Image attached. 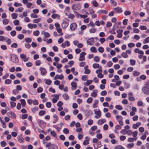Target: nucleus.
Here are the masks:
<instances>
[{
  "mask_svg": "<svg viewBox=\"0 0 149 149\" xmlns=\"http://www.w3.org/2000/svg\"><path fill=\"white\" fill-rule=\"evenodd\" d=\"M133 74L134 76H138L139 75L140 73L137 71H134L133 72Z\"/></svg>",
  "mask_w": 149,
  "mask_h": 149,
  "instance_id": "obj_44",
  "label": "nucleus"
},
{
  "mask_svg": "<svg viewBox=\"0 0 149 149\" xmlns=\"http://www.w3.org/2000/svg\"><path fill=\"white\" fill-rule=\"evenodd\" d=\"M31 17L34 18H37L38 17V16L34 13H32L31 15Z\"/></svg>",
  "mask_w": 149,
  "mask_h": 149,
  "instance_id": "obj_63",
  "label": "nucleus"
},
{
  "mask_svg": "<svg viewBox=\"0 0 149 149\" xmlns=\"http://www.w3.org/2000/svg\"><path fill=\"white\" fill-rule=\"evenodd\" d=\"M90 50L92 52L96 53L97 52L96 48L94 47H92L90 49Z\"/></svg>",
  "mask_w": 149,
  "mask_h": 149,
  "instance_id": "obj_27",
  "label": "nucleus"
},
{
  "mask_svg": "<svg viewBox=\"0 0 149 149\" xmlns=\"http://www.w3.org/2000/svg\"><path fill=\"white\" fill-rule=\"evenodd\" d=\"M1 146L2 147H5L7 145L6 143L4 141H3L0 143Z\"/></svg>",
  "mask_w": 149,
  "mask_h": 149,
  "instance_id": "obj_46",
  "label": "nucleus"
},
{
  "mask_svg": "<svg viewBox=\"0 0 149 149\" xmlns=\"http://www.w3.org/2000/svg\"><path fill=\"white\" fill-rule=\"evenodd\" d=\"M97 90H93V92L91 94V96L94 97H95L97 96Z\"/></svg>",
  "mask_w": 149,
  "mask_h": 149,
  "instance_id": "obj_16",
  "label": "nucleus"
},
{
  "mask_svg": "<svg viewBox=\"0 0 149 149\" xmlns=\"http://www.w3.org/2000/svg\"><path fill=\"white\" fill-rule=\"evenodd\" d=\"M131 14V12L127 10L125 11L124 12V14L126 16L130 15Z\"/></svg>",
  "mask_w": 149,
  "mask_h": 149,
  "instance_id": "obj_59",
  "label": "nucleus"
},
{
  "mask_svg": "<svg viewBox=\"0 0 149 149\" xmlns=\"http://www.w3.org/2000/svg\"><path fill=\"white\" fill-rule=\"evenodd\" d=\"M18 140L20 142L23 143L24 141V138L21 136V135H18L17 136Z\"/></svg>",
  "mask_w": 149,
  "mask_h": 149,
  "instance_id": "obj_15",
  "label": "nucleus"
},
{
  "mask_svg": "<svg viewBox=\"0 0 149 149\" xmlns=\"http://www.w3.org/2000/svg\"><path fill=\"white\" fill-rule=\"evenodd\" d=\"M115 132H116V130H119L121 129V127L119 125H116L115 127Z\"/></svg>",
  "mask_w": 149,
  "mask_h": 149,
  "instance_id": "obj_55",
  "label": "nucleus"
},
{
  "mask_svg": "<svg viewBox=\"0 0 149 149\" xmlns=\"http://www.w3.org/2000/svg\"><path fill=\"white\" fill-rule=\"evenodd\" d=\"M149 42V37L146 38L143 41V43L145 44L146 43H148Z\"/></svg>",
  "mask_w": 149,
  "mask_h": 149,
  "instance_id": "obj_60",
  "label": "nucleus"
},
{
  "mask_svg": "<svg viewBox=\"0 0 149 149\" xmlns=\"http://www.w3.org/2000/svg\"><path fill=\"white\" fill-rule=\"evenodd\" d=\"M139 29L141 30H146L147 29V27L144 26H141Z\"/></svg>",
  "mask_w": 149,
  "mask_h": 149,
  "instance_id": "obj_61",
  "label": "nucleus"
},
{
  "mask_svg": "<svg viewBox=\"0 0 149 149\" xmlns=\"http://www.w3.org/2000/svg\"><path fill=\"white\" fill-rule=\"evenodd\" d=\"M98 13L104 14H107L108 13V11L107 10H100L98 11Z\"/></svg>",
  "mask_w": 149,
  "mask_h": 149,
  "instance_id": "obj_24",
  "label": "nucleus"
},
{
  "mask_svg": "<svg viewBox=\"0 0 149 149\" xmlns=\"http://www.w3.org/2000/svg\"><path fill=\"white\" fill-rule=\"evenodd\" d=\"M70 45V43L69 41H66L64 42L61 45V46L65 48V46L68 47Z\"/></svg>",
  "mask_w": 149,
  "mask_h": 149,
  "instance_id": "obj_11",
  "label": "nucleus"
},
{
  "mask_svg": "<svg viewBox=\"0 0 149 149\" xmlns=\"http://www.w3.org/2000/svg\"><path fill=\"white\" fill-rule=\"evenodd\" d=\"M142 90L145 94L149 95V80H147L146 81Z\"/></svg>",
  "mask_w": 149,
  "mask_h": 149,
  "instance_id": "obj_1",
  "label": "nucleus"
},
{
  "mask_svg": "<svg viewBox=\"0 0 149 149\" xmlns=\"http://www.w3.org/2000/svg\"><path fill=\"white\" fill-rule=\"evenodd\" d=\"M11 16L13 19H16L17 18V14L16 13H13L11 14Z\"/></svg>",
  "mask_w": 149,
  "mask_h": 149,
  "instance_id": "obj_31",
  "label": "nucleus"
},
{
  "mask_svg": "<svg viewBox=\"0 0 149 149\" xmlns=\"http://www.w3.org/2000/svg\"><path fill=\"white\" fill-rule=\"evenodd\" d=\"M39 70L41 71V74L42 75H45L47 72L46 69L44 68L40 67Z\"/></svg>",
  "mask_w": 149,
  "mask_h": 149,
  "instance_id": "obj_9",
  "label": "nucleus"
},
{
  "mask_svg": "<svg viewBox=\"0 0 149 149\" xmlns=\"http://www.w3.org/2000/svg\"><path fill=\"white\" fill-rule=\"evenodd\" d=\"M77 83L74 81H72L71 83V85L72 86V87L74 88H76L77 87Z\"/></svg>",
  "mask_w": 149,
  "mask_h": 149,
  "instance_id": "obj_48",
  "label": "nucleus"
},
{
  "mask_svg": "<svg viewBox=\"0 0 149 149\" xmlns=\"http://www.w3.org/2000/svg\"><path fill=\"white\" fill-rule=\"evenodd\" d=\"M121 56L124 58H127L128 57V56L127 54L125 52H123L121 54Z\"/></svg>",
  "mask_w": 149,
  "mask_h": 149,
  "instance_id": "obj_35",
  "label": "nucleus"
},
{
  "mask_svg": "<svg viewBox=\"0 0 149 149\" xmlns=\"http://www.w3.org/2000/svg\"><path fill=\"white\" fill-rule=\"evenodd\" d=\"M10 60L13 62L16 63L18 62V57L16 55L12 54H10Z\"/></svg>",
  "mask_w": 149,
  "mask_h": 149,
  "instance_id": "obj_2",
  "label": "nucleus"
},
{
  "mask_svg": "<svg viewBox=\"0 0 149 149\" xmlns=\"http://www.w3.org/2000/svg\"><path fill=\"white\" fill-rule=\"evenodd\" d=\"M59 15L56 14H53L52 15V17L53 19H55L57 17H59Z\"/></svg>",
  "mask_w": 149,
  "mask_h": 149,
  "instance_id": "obj_45",
  "label": "nucleus"
},
{
  "mask_svg": "<svg viewBox=\"0 0 149 149\" xmlns=\"http://www.w3.org/2000/svg\"><path fill=\"white\" fill-rule=\"evenodd\" d=\"M48 149H58V148L56 145L52 144L50 147L48 148Z\"/></svg>",
  "mask_w": 149,
  "mask_h": 149,
  "instance_id": "obj_22",
  "label": "nucleus"
},
{
  "mask_svg": "<svg viewBox=\"0 0 149 149\" xmlns=\"http://www.w3.org/2000/svg\"><path fill=\"white\" fill-rule=\"evenodd\" d=\"M98 51L101 53H103L104 51V48L102 47H99L98 48Z\"/></svg>",
  "mask_w": 149,
  "mask_h": 149,
  "instance_id": "obj_50",
  "label": "nucleus"
},
{
  "mask_svg": "<svg viewBox=\"0 0 149 149\" xmlns=\"http://www.w3.org/2000/svg\"><path fill=\"white\" fill-rule=\"evenodd\" d=\"M92 4L93 6L95 7H97L98 6V3L95 0L93 1Z\"/></svg>",
  "mask_w": 149,
  "mask_h": 149,
  "instance_id": "obj_38",
  "label": "nucleus"
},
{
  "mask_svg": "<svg viewBox=\"0 0 149 149\" xmlns=\"http://www.w3.org/2000/svg\"><path fill=\"white\" fill-rule=\"evenodd\" d=\"M52 83V81L50 79H47L45 81V84L48 85H50Z\"/></svg>",
  "mask_w": 149,
  "mask_h": 149,
  "instance_id": "obj_54",
  "label": "nucleus"
},
{
  "mask_svg": "<svg viewBox=\"0 0 149 149\" xmlns=\"http://www.w3.org/2000/svg\"><path fill=\"white\" fill-rule=\"evenodd\" d=\"M113 10L115 11L116 13H120L122 11V9L121 8L119 7L115 8Z\"/></svg>",
  "mask_w": 149,
  "mask_h": 149,
  "instance_id": "obj_10",
  "label": "nucleus"
},
{
  "mask_svg": "<svg viewBox=\"0 0 149 149\" xmlns=\"http://www.w3.org/2000/svg\"><path fill=\"white\" fill-rule=\"evenodd\" d=\"M10 34L12 36H14L16 34V31L15 30L11 32Z\"/></svg>",
  "mask_w": 149,
  "mask_h": 149,
  "instance_id": "obj_62",
  "label": "nucleus"
},
{
  "mask_svg": "<svg viewBox=\"0 0 149 149\" xmlns=\"http://www.w3.org/2000/svg\"><path fill=\"white\" fill-rule=\"evenodd\" d=\"M132 134V131L131 130H128L126 131V134L128 135H131Z\"/></svg>",
  "mask_w": 149,
  "mask_h": 149,
  "instance_id": "obj_37",
  "label": "nucleus"
},
{
  "mask_svg": "<svg viewBox=\"0 0 149 149\" xmlns=\"http://www.w3.org/2000/svg\"><path fill=\"white\" fill-rule=\"evenodd\" d=\"M69 20L68 19H65L63 20L61 25L63 29H65L69 25L68 22Z\"/></svg>",
  "mask_w": 149,
  "mask_h": 149,
  "instance_id": "obj_3",
  "label": "nucleus"
},
{
  "mask_svg": "<svg viewBox=\"0 0 149 149\" xmlns=\"http://www.w3.org/2000/svg\"><path fill=\"white\" fill-rule=\"evenodd\" d=\"M63 132L65 134H68L69 133V131L68 129L65 128L63 130Z\"/></svg>",
  "mask_w": 149,
  "mask_h": 149,
  "instance_id": "obj_34",
  "label": "nucleus"
},
{
  "mask_svg": "<svg viewBox=\"0 0 149 149\" xmlns=\"http://www.w3.org/2000/svg\"><path fill=\"white\" fill-rule=\"evenodd\" d=\"M93 81V80H87V81L86 82L84 83V85L85 86H88L89 85L91 84L92 83Z\"/></svg>",
  "mask_w": 149,
  "mask_h": 149,
  "instance_id": "obj_17",
  "label": "nucleus"
},
{
  "mask_svg": "<svg viewBox=\"0 0 149 149\" xmlns=\"http://www.w3.org/2000/svg\"><path fill=\"white\" fill-rule=\"evenodd\" d=\"M114 149H125V148L123 146L120 145H118L114 147Z\"/></svg>",
  "mask_w": 149,
  "mask_h": 149,
  "instance_id": "obj_26",
  "label": "nucleus"
},
{
  "mask_svg": "<svg viewBox=\"0 0 149 149\" xmlns=\"http://www.w3.org/2000/svg\"><path fill=\"white\" fill-rule=\"evenodd\" d=\"M93 99L91 97L88 98L86 102L88 103H92Z\"/></svg>",
  "mask_w": 149,
  "mask_h": 149,
  "instance_id": "obj_40",
  "label": "nucleus"
},
{
  "mask_svg": "<svg viewBox=\"0 0 149 149\" xmlns=\"http://www.w3.org/2000/svg\"><path fill=\"white\" fill-rule=\"evenodd\" d=\"M93 67L94 68H99L100 69L102 68L101 66H99V64L98 63H94L93 64Z\"/></svg>",
  "mask_w": 149,
  "mask_h": 149,
  "instance_id": "obj_21",
  "label": "nucleus"
},
{
  "mask_svg": "<svg viewBox=\"0 0 149 149\" xmlns=\"http://www.w3.org/2000/svg\"><path fill=\"white\" fill-rule=\"evenodd\" d=\"M3 24L4 25L7 24L9 23V20L7 19H5L3 20Z\"/></svg>",
  "mask_w": 149,
  "mask_h": 149,
  "instance_id": "obj_36",
  "label": "nucleus"
},
{
  "mask_svg": "<svg viewBox=\"0 0 149 149\" xmlns=\"http://www.w3.org/2000/svg\"><path fill=\"white\" fill-rule=\"evenodd\" d=\"M62 96L66 100H68L69 98L68 95L67 93H65L62 95Z\"/></svg>",
  "mask_w": 149,
  "mask_h": 149,
  "instance_id": "obj_23",
  "label": "nucleus"
},
{
  "mask_svg": "<svg viewBox=\"0 0 149 149\" xmlns=\"http://www.w3.org/2000/svg\"><path fill=\"white\" fill-rule=\"evenodd\" d=\"M116 109H118V110H121L123 109V107L120 105H117L115 106Z\"/></svg>",
  "mask_w": 149,
  "mask_h": 149,
  "instance_id": "obj_52",
  "label": "nucleus"
},
{
  "mask_svg": "<svg viewBox=\"0 0 149 149\" xmlns=\"http://www.w3.org/2000/svg\"><path fill=\"white\" fill-rule=\"evenodd\" d=\"M130 63L131 65H134L135 64L136 61L134 60L130 59Z\"/></svg>",
  "mask_w": 149,
  "mask_h": 149,
  "instance_id": "obj_47",
  "label": "nucleus"
},
{
  "mask_svg": "<svg viewBox=\"0 0 149 149\" xmlns=\"http://www.w3.org/2000/svg\"><path fill=\"white\" fill-rule=\"evenodd\" d=\"M40 33V32L39 31L37 30L36 31H35L33 32V34L34 35L36 36H38Z\"/></svg>",
  "mask_w": 149,
  "mask_h": 149,
  "instance_id": "obj_42",
  "label": "nucleus"
},
{
  "mask_svg": "<svg viewBox=\"0 0 149 149\" xmlns=\"http://www.w3.org/2000/svg\"><path fill=\"white\" fill-rule=\"evenodd\" d=\"M81 8L80 5L79 4H74L71 6V8L73 10H79Z\"/></svg>",
  "mask_w": 149,
  "mask_h": 149,
  "instance_id": "obj_4",
  "label": "nucleus"
},
{
  "mask_svg": "<svg viewBox=\"0 0 149 149\" xmlns=\"http://www.w3.org/2000/svg\"><path fill=\"white\" fill-rule=\"evenodd\" d=\"M56 76H57L58 79H63L64 78V77L62 74H61L60 75L58 74H56Z\"/></svg>",
  "mask_w": 149,
  "mask_h": 149,
  "instance_id": "obj_32",
  "label": "nucleus"
},
{
  "mask_svg": "<svg viewBox=\"0 0 149 149\" xmlns=\"http://www.w3.org/2000/svg\"><path fill=\"white\" fill-rule=\"evenodd\" d=\"M95 114L96 115H98L99 117H100L101 116V112L100 110H98L97 111H95Z\"/></svg>",
  "mask_w": 149,
  "mask_h": 149,
  "instance_id": "obj_33",
  "label": "nucleus"
},
{
  "mask_svg": "<svg viewBox=\"0 0 149 149\" xmlns=\"http://www.w3.org/2000/svg\"><path fill=\"white\" fill-rule=\"evenodd\" d=\"M24 36L22 34H19L17 36V38L20 40H22L24 38Z\"/></svg>",
  "mask_w": 149,
  "mask_h": 149,
  "instance_id": "obj_39",
  "label": "nucleus"
},
{
  "mask_svg": "<svg viewBox=\"0 0 149 149\" xmlns=\"http://www.w3.org/2000/svg\"><path fill=\"white\" fill-rule=\"evenodd\" d=\"M113 63L111 61H109L107 62V66L108 67H111L112 66Z\"/></svg>",
  "mask_w": 149,
  "mask_h": 149,
  "instance_id": "obj_58",
  "label": "nucleus"
},
{
  "mask_svg": "<svg viewBox=\"0 0 149 149\" xmlns=\"http://www.w3.org/2000/svg\"><path fill=\"white\" fill-rule=\"evenodd\" d=\"M96 30L95 28H91L89 30V32L91 33H93L96 32Z\"/></svg>",
  "mask_w": 149,
  "mask_h": 149,
  "instance_id": "obj_43",
  "label": "nucleus"
},
{
  "mask_svg": "<svg viewBox=\"0 0 149 149\" xmlns=\"http://www.w3.org/2000/svg\"><path fill=\"white\" fill-rule=\"evenodd\" d=\"M28 115L27 114H22V118L23 119H24L28 117Z\"/></svg>",
  "mask_w": 149,
  "mask_h": 149,
  "instance_id": "obj_56",
  "label": "nucleus"
},
{
  "mask_svg": "<svg viewBox=\"0 0 149 149\" xmlns=\"http://www.w3.org/2000/svg\"><path fill=\"white\" fill-rule=\"evenodd\" d=\"M134 146V144L133 143L129 144L127 145V148L129 149L132 148Z\"/></svg>",
  "mask_w": 149,
  "mask_h": 149,
  "instance_id": "obj_30",
  "label": "nucleus"
},
{
  "mask_svg": "<svg viewBox=\"0 0 149 149\" xmlns=\"http://www.w3.org/2000/svg\"><path fill=\"white\" fill-rule=\"evenodd\" d=\"M75 13V12H74ZM75 13H76L78 16L79 15L81 18H83L84 19L87 18L88 17L86 15H79V14L77 12H75Z\"/></svg>",
  "mask_w": 149,
  "mask_h": 149,
  "instance_id": "obj_28",
  "label": "nucleus"
},
{
  "mask_svg": "<svg viewBox=\"0 0 149 149\" xmlns=\"http://www.w3.org/2000/svg\"><path fill=\"white\" fill-rule=\"evenodd\" d=\"M110 2L111 4L114 6H117V3L114 0H110Z\"/></svg>",
  "mask_w": 149,
  "mask_h": 149,
  "instance_id": "obj_25",
  "label": "nucleus"
},
{
  "mask_svg": "<svg viewBox=\"0 0 149 149\" xmlns=\"http://www.w3.org/2000/svg\"><path fill=\"white\" fill-rule=\"evenodd\" d=\"M32 40L31 39L29 38H25V41L27 43H30L31 42V41Z\"/></svg>",
  "mask_w": 149,
  "mask_h": 149,
  "instance_id": "obj_51",
  "label": "nucleus"
},
{
  "mask_svg": "<svg viewBox=\"0 0 149 149\" xmlns=\"http://www.w3.org/2000/svg\"><path fill=\"white\" fill-rule=\"evenodd\" d=\"M107 92L106 91H103L101 92L100 94L102 96H104L107 95Z\"/></svg>",
  "mask_w": 149,
  "mask_h": 149,
  "instance_id": "obj_57",
  "label": "nucleus"
},
{
  "mask_svg": "<svg viewBox=\"0 0 149 149\" xmlns=\"http://www.w3.org/2000/svg\"><path fill=\"white\" fill-rule=\"evenodd\" d=\"M51 103L49 102H47L46 103V106L49 108H50L51 107Z\"/></svg>",
  "mask_w": 149,
  "mask_h": 149,
  "instance_id": "obj_49",
  "label": "nucleus"
},
{
  "mask_svg": "<svg viewBox=\"0 0 149 149\" xmlns=\"http://www.w3.org/2000/svg\"><path fill=\"white\" fill-rule=\"evenodd\" d=\"M98 100H95L94 101V103L93 105V108H97L98 107Z\"/></svg>",
  "mask_w": 149,
  "mask_h": 149,
  "instance_id": "obj_14",
  "label": "nucleus"
},
{
  "mask_svg": "<svg viewBox=\"0 0 149 149\" xmlns=\"http://www.w3.org/2000/svg\"><path fill=\"white\" fill-rule=\"evenodd\" d=\"M46 113V111L44 110H41L39 112V114L40 116H42L44 115Z\"/></svg>",
  "mask_w": 149,
  "mask_h": 149,
  "instance_id": "obj_29",
  "label": "nucleus"
},
{
  "mask_svg": "<svg viewBox=\"0 0 149 149\" xmlns=\"http://www.w3.org/2000/svg\"><path fill=\"white\" fill-rule=\"evenodd\" d=\"M94 38H91L88 39L87 41V44L89 45H93L94 43Z\"/></svg>",
  "mask_w": 149,
  "mask_h": 149,
  "instance_id": "obj_8",
  "label": "nucleus"
},
{
  "mask_svg": "<svg viewBox=\"0 0 149 149\" xmlns=\"http://www.w3.org/2000/svg\"><path fill=\"white\" fill-rule=\"evenodd\" d=\"M20 101L21 102L22 107H24L26 104V102L25 100L24 99H21Z\"/></svg>",
  "mask_w": 149,
  "mask_h": 149,
  "instance_id": "obj_19",
  "label": "nucleus"
},
{
  "mask_svg": "<svg viewBox=\"0 0 149 149\" xmlns=\"http://www.w3.org/2000/svg\"><path fill=\"white\" fill-rule=\"evenodd\" d=\"M38 124L39 126L42 128H43V126H44V125H45V124L44 123V122L41 120H40L38 122Z\"/></svg>",
  "mask_w": 149,
  "mask_h": 149,
  "instance_id": "obj_20",
  "label": "nucleus"
},
{
  "mask_svg": "<svg viewBox=\"0 0 149 149\" xmlns=\"http://www.w3.org/2000/svg\"><path fill=\"white\" fill-rule=\"evenodd\" d=\"M8 115L12 118H16V114L12 111H10L7 113Z\"/></svg>",
  "mask_w": 149,
  "mask_h": 149,
  "instance_id": "obj_6",
  "label": "nucleus"
},
{
  "mask_svg": "<svg viewBox=\"0 0 149 149\" xmlns=\"http://www.w3.org/2000/svg\"><path fill=\"white\" fill-rule=\"evenodd\" d=\"M38 109H39L38 107H35L34 108H31V111L33 113H35L36 111H38Z\"/></svg>",
  "mask_w": 149,
  "mask_h": 149,
  "instance_id": "obj_18",
  "label": "nucleus"
},
{
  "mask_svg": "<svg viewBox=\"0 0 149 149\" xmlns=\"http://www.w3.org/2000/svg\"><path fill=\"white\" fill-rule=\"evenodd\" d=\"M11 82V80L10 79H6L5 81V83L6 84H9Z\"/></svg>",
  "mask_w": 149,
  "mask_h": 149,
  "instance_id": "obj_53",
  "label": "nucleus"
},
{
  "mask_svg": "<svg viewBox=\"0 0 149 149\" xmlns=\"http://www.w3.org/2000/svg\"><path fill=\"white\" fill-rule=\"evenodd\" d=\"M141 125V123L137 122L136 124H134L132 125V128L134 129H136Z\"/></svg>",
  "mask_w": 149,
  "mask_h": 149,
  "instance_id": "obj_12",
  "label": "nucleus"
},
{
  "mask_svg": "<svg viewBox=\"0 0 149 149\" xmlns=\"http://www.w3.org/2000/svg\"><path fill=\"white\" fill-rule=\"evenodd\" d=\"M93 60L95 62H98L99 61L100 58L98 56H95Z\"/></svg>",
  "mask_w": 149,
  "mask_h": 149,
  "instance_id": "obj_41",
  "label": "nucleus"
},
{
  "mask_svg": "<svg viewBox=\"0 0 149 149\" xmlns=\"http://www.w3.org/2000/svg\"><path fill=\"white\" fill-rule=\"evenodd\" d=\"M77 27V24L74 23L71 24L70 26V29L72 31H74Z\"/></svg>",
  "mask_w": 149,
  "mask_h": 149,
  "instance_id": "obj_7",
  "label": "nucleus"
},
{
  "mask_svg": "<svg viewBox=\"0 0 149 149\" xmlns=\"http://www.w3.org/2000/svg\"><path fill=\"white\" fill-rule=\"evenodd\" d=\"M86 53L84 52H81L80 54V57L79 59L80 61H83L85 60L84 56L86 55Z\"/></svg>",
  "mask_w": 149,
  "mask_h": 149,
  "instance_id": "obj_5",
  "label": "nucleus"
},
{
  "mask_svg": "<svg viewBox=\"0 0 149 149\" xmlns=\"http://www.w3.org/2000/svg\"><path fill=\"white\" fill-rule=\"evenodd\" d=\"M28 26L29 28L32 29L33 28H36L37 27V25L35 24H28Z\"/></svg>",
  "mask_w": 149,
  "mask_h": 149,
  "instance_id": "obj_13",
  "label": "nucleus"
},
{
  "mask_svg": "<svg viewBox=\"0 0 149 149\" xmlns=\"http://www.w3.org/2000/svg\"><path fill=\"white\" fill-rule=\"evenodd\" d=\"M10 104L11 106L13 107H15L16 105V103L14 102L11 101L10 102Z\"/></svg>",
  "mask_w": 149,
  "mask_h": 149,
  "instance_id": "obj_64",
  "label": "nucleus"
}]
</instances>
